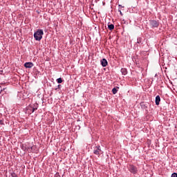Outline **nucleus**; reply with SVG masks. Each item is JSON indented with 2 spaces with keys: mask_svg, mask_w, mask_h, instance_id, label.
<instances>
[{
  "mask_svg": "<svg viewBox=\"0 0 177 177\" xmlns=\"http://www.w3.org/2000/svg\"><path fill=\"white\" fill-rule=\"evenodd\" d=\"M35 110H37V108H32V113H34L35 111Z\"/></svg>",
  "mask_w": 177,
  "mask_h": 177,
  "instance_id": "14",
  "label": "nucleus"
},
{
  "mask_svg": "<svg viewBox=\"0 0 177 177\" xmlns=\"http://www.w3.org/2000/svg\"><path fill=\"white\" fill-rule=\"evenodd\" d=\"M137 44H142V38L141 37H138L137 39Z\"/></svg>",
  "mask_w": 177,
  "mask_h": 177,
  "instance_id": "11",
  "label": "nucleus"
},
{
  "mask_svg": "<svg viewBox=\"0 0 177 177\" xmlns=\"http://www.w3.org/2000/svg\"><path fill=\"white\" fill-rule=\"evenodd\" d=\"M0 124H1V125H3V120H0Z\"/></svg>",
  "mask_w": 177,
  "mask_h": 177,
  "instance_id": "15",
  "label": "nucleus"
},
{
  "mask_svg": "<svg viewBox=\"0 0 177 177\" xmlns=\"http://www.w3.org/2000/svg\"><path fill=\"white\" fill-rule=\"evenodd\" d=\"M112 92H113V95H115V93H117V92H118V90H117V88H113L112 89Z\"/></svg>",
  "mask_w": 177,
  "mask_h": 177,
  "instance_id": "12",
  "label": "nucleus"
},
{
  "mask_svg": "<svg viewBox=\"0 0 177 177\" xmlns=\"http://www.w3.org/2000/svg\"><path fill=\"white\" fill-rule=\"evenodd\" d=\"M108 28H109V30H110V31H111L112 30H114V24L109 25Z\"/></svg>",
  "mask_w": 177,
  "mask_h": 177,
  "instance_id": "9",
  "label": "nucleus"
},
{
  "mask_svg": "<svg viewBox=\"0 0 177 177\" xmlns=\"http://www.w3.org/2000/svg\"><path fill=\"white\" fill-rule=\"evenodd\" d=\"M101 64H102V67H106L107 66V64H109V62H107V59L104 58V59H101Z\"/></svg>",
  "mask_w": 177,
  "mask_h": 177,
  "instance_id": "6",
  "label": "nucleus"
},
{
  "mask_svg": "<svg viewBox=\"0 0 177 177\" xmlns=\"http://www.w3.org/2000/svg\"><path fill=\"white\" fill-rule=\"evenodd\" d=\"M149 25L151 26V27L157 28V27L160 26V23H158V21L156 20H151L149 21Z\"/></svg>",
  "mask_w": 177,
  "mask_h": 177,
  "instance_id": "4",
  "label": "nucleus"
},
{
  "mask_svg": "<svg viewBox=\"0 0 177 177\" xmlns=\"http://www.w3.org/2000/svg\"><path fill=\"white\" fill-rule=\"evenodd\" d=\"M121 73H122V74L123 75H127V68H122V69H121Z\"/></svg>",
  "mask_w": 177,
  "mask_h": 177,
  "instance_id": "8",
  "label": "nucleus"
},
{
  "mask_svg": "<svg viewBox=\"0 0 177 177\" xmlns=\"http://www.w3.org/2000/svg\"><path fill=\"white\" fill-rule=\"evenodd\" d=\"M128 169L131 174H138V168L136 167L129 165Z\"/></svg>",
  "mask_w": 177,
  "mask_h": 177,
  "instance_id": "2",
  "label": "nucleus"
},
{
  "mask_svg": "<svg viewBox=\"0 0 177 177\" xmlns=\"http://www.w3.org/2000/svg\"><path fill=\"white\" fill-rule=\"evenodd\" d=\"M120 15H122V12L121 11H120Z\"/></svg>",
  "mask_w": 177,
  "mask_h": 177,
  "instance_id": "16",
  "label": "nucleus"
},
{
  "mask_svg": "<svg viewBox=\"0 0 177 177\" xmlns=\"http://www.w3.org/2000/svg\"><path fill=\"white\" fill-rule=\"evenodd\" d=\"M160 102H161V98L160 97V95H157L156 97V101H155L156 106H158V104H160Z\"/></svg>",
  "mask_w": 177,
  "mask_h": 177,
  "instance_id": "7",
  "label": "nucleus"
},
{
  "mask_svg": "<svg viewBox=\"0 0 177 177\" xmlns=\"http://www.w3.org/2000/svg\"><path fill=\"white\" fill-rule=\"evenodd\" d=\"M57 82L58 84H62V82H63V80L62 79V77H59L57 80Z\"/></svg>",
  "mask_w": 177,
  "mask_h": 177,
  "instance_id": "10",
  "label": "nucleus"
},
{
  "mask_svg": "<svg viewBox=\"0 0 177 177\" xmlns=\"http://www.w3.org/2000/svg\"><path fill=\"white\" fill-rule=\"evenodd\" d=\"M42 35H44V30L38 29L34 33V38L36 41H41V39H42Z\"/></svg>",
  "mask_w": 177,
  "mask_h": 177,
  "instance_id": "1",
  "label": "nucleus"
},
{
  "mask_svg": "<svg viewBox=\"0 0 177 177\" xmlns=\"http://www.w3.org/2000/svg\"><path fill=\"white\" fill-rule=\"evenodd\" d=\"M24 67H26V68H32V67H34V64H32V62H26Z\"/></svg>",
  "mask_w": 177,
  "mask_h": 177,
  "instance_id": "5",
  "label": "nucleus"
},
{
  "mask_svg": "<svg viewBox=\"0 0 177 177\" xmlns=\"http://www.w3.org/2000/svg\"><path fill=\"white\" fill-rule=\"evenodd\" d=\"M93 153L96 156H100V154L103 153V151H102V149H100V146L95 147V148L93 150Z\"/></svg>",
  "mask_w": 177,
  "mask_h": 177,
  "instance_id": "3",
  "label": "nucleus"
},
{
  "mask_svg": "<svg viewBox=\"0 0 177 177\" xmlns=\"http://www.w3.org/2000/svg\"><path fill=\"white\" fill-rule=\"evenodd\" d=\"M171 177H177V174L176 173L172 174Z\"/></svg>",
  "mask_w": 177,
  "mask_h": 177,
  "instance_id": "13",
  "label": "nucleus"
}]
</instances>
